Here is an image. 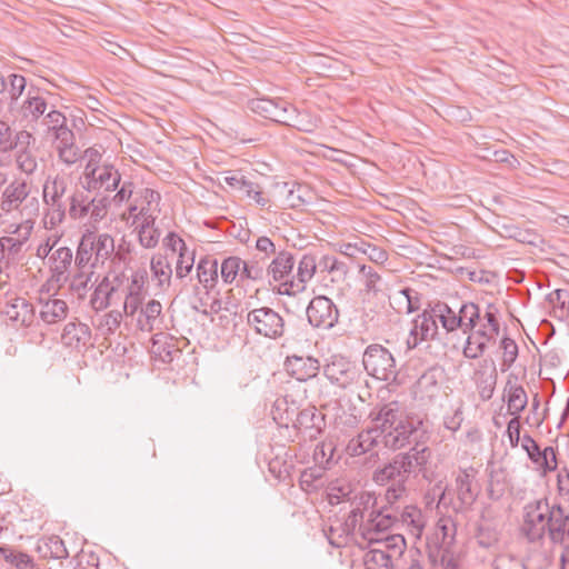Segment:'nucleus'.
Returning <instances> with one entry per match:
<instances>
[{
  "label": "nucleus",
  "mask_w": 569,
  "mask_h": 569,
  "mask_svg": "<svg viewBox=\"0 0 569 569\" xmlns=\"http://www.w3.org/2000/svg\"><path fill=\"white\" fill-rule=\"evenodd\" d=\"M376 431L385 447L397 450L415 442H426L429 438L428 421L416 413H407L400 402L390 401L377 413L371 412Z\"/></svg>",
  "instance_id": "obj_1"
},
{
  "label": "nucleus",
  "mask_w": 569,
  "mask_h": 569,
  "mask_svg": "<svg viewBox=\"0 0 569 569\" xmlns=\"http://www.w3.org/2000/svg\"><path fill=\"white\" fill-rule=\"evenodd\" d=\"M74 189L70 177L64 174L48 176L42 186V199L46 204L44 227L53 229L62 223L67 214L68 196Z\"/></svg>",
  "instance_id": "obj_2"
},
{
  "label": "nucleus",
  "mask_w": 569,
  "mask_h": 569,
  "mask_svg": "<svg viewBox=\"0 0 569 569\" xmlns=\"http://www.w3.org/2000/svg\"><path fill=\"white\" fill-rule=\"evenodd\" d=\"M114 252V240L108 233L87 230L78 244L74 263L77 269H96Z\"/></svg>",
  "instance_id": "obj_3"
},
{
  "label": "nucleus",
  "mask_w": 569,
  "mask_h": 569,
  "mask_svg": "<svg viewBox=\"0 0 569 569\" xmlns=\"http://www.w3.org/2000/svg\"><path fill=\"white\" fill-rule=\"evenodd\" d=\"M0 206L6 212L18 211L21 217H38L40 211L38 190L27 180L14 179L4 188Z\"/></svg>",
  "instance_id": "obj_4"
},
{
  "label": "nucleus",
  "mask_w": 569,
  "mask_h": 569,
  "mask_svg": "<svg viewBox=\"0 0 569 569\" xmlns=\"http://www.w3.org/2000/svg\"><path fill=\"white\" fill-rule=\"evenodd\" d=\"M367 542L369 550L363 556L366 569H395L407 548L405 537L400 533Z\"/></svg>",
  "instance_id": "obj_5"
},
{
  "label": "nucleus",
  "mask_w": 569,
  "mask_h": 569,
  "mask_svg": "<svg viewBox=\"0 0 569 569\" xmlns=\"http://www.w3.org/2000/svg\"><path fill=\"white\" fill-rule=\"evenodd\" d=\"M483 320L485 322H481L478 329L475 328L468 333L462 351L463 356L468 359L475 360L480 358L486 352L487 345L495 342L500 332L497 310L492 305L488 306Z\"/></svg>",
  "instance_id": "obj_6"
},
{
  "label": "nucleus",
  "mask_w": 569,
  "mask_h": 569,
  "mask_svg": "<svg viewBox=\"0 0 569 569\" xmlns=\"http://www.w3.org/2000/svg\"><path fill=\"white\" fill-rule=\"evenodd\" d=\"M248 327L258 336L278 340L283 337L286 322L283 317L270 307H260L247 313Z\"/></svg>",
  "instance_id": "obj_7"
},
{
  "label": "nucleus",
  "mask_w": 569,
  "mask_h": 569,
  "mask_svg": "<svg viewBox=\"0 0 569 569\" xmlns=\"http://www.w3.org/2000/svg\"><path fill=\"white\" fill-rule=\"evenodd\" d=\"M550 506L546 499L532 501L525 507L521 531L530 542L540 541L549 525Z\"/></svg>",
  "instance_id": "obj_8"
},
{
  "label": "nucleus",
  "mask_w": 569,
  "mask_h": 569,
  "mask_svg": "<svg viewBox=\"0 0 569 569\" xmlns=\"http://www.w3.org/2000/svg\"><path fill=\"white\" fill-rule=\"evenodd\" d=\"M399 516L397 507H387L377 505L370 513L366 523L360 526V535L366 541L380 540L379 533H382L398 525Z\"/></svg>",
  "instance_id": "obj_9"
},
{
  "label": "nucleus",
  "mask_w": 569,
  "mask_h": 569,
  "mask_svg": "<svg viewBox=\"0 0 569 569\" xmlns=\"http://www.w3.org/2000/svg\"><path fill=\"white\" fill-rule=\"evenodd\" d=\"M362 365L368 375L379 380H390L396 377V361L388 349L380 345L367 347Z\"/></svg>",
  "instance_id": "obj_10"
},
{
  "label": "nucleus",
  "mask_w": 569,
  "mask_h": 569,
  "mask_svg": "<svg viewBox=\"0 0 569 569\" xmlns=\"http://www.w3.org/2000/svg\"><path fill=\"white\" fill-rule=\"evenodd\" d=\"M84 178L88 190L103 191L110 193L116 191L121 182V173L111 163L87 164L84 168Z\"/></svg>",
  "instance_id": "obj_11"
},
{
  "label": "nucleus",
  "mask_w": 569,
  "mask_h": 569,
  "mask_svg": "<svg viewBox=\"0 0 569 569\" xmlns=\"http://www.w3.org/2000/svg\"><path fill=\"white\" fill-rule=\"evenodd\" d=\"M323 373L331 383L342 389L359 383L362 379V373L357 365L341 356L331 357L323 367Z\"/></svg>",
  "instance_id": "obj_12"
},
{
  "label": "nucleus",
  "mask_w": 569,
  "mask_h": 569,
  "mask_svg": "<svg viewBox=\"0 0 569 569\" xmlns=\"http://www.w3.org/2000/svg\"><path fill=\"white\" fill-rule=\"evenodd\" d=\"M309 323L318 329H331L339 319V310L331 299L325 296L315 297L308 305Z\"/></svg>",
  "instance_id": "obj_13"
},
{
  "label": "nucleus",
  "mask_w": 569,
  "mask_h": 569,
  "mask_svg": "<svg viewBox=\"0 0 569 569\" xmlns=\"http://www.w3.org/2000/svg\"><path fill=\"white\" fill-rule=\"evenodd\" d=\"M295 416V410H286V418L282 416L279 417L280 420H286V425L292 422L293 427L303 431L306 436L310 439H316L325 427V417L318 411L315 407H308L300 410Z\"/></svg>",
  "instance_id": "obj_14"
},
{
  "label": "nucleus",
  "mask_w": 569,
  "mask_h": 569,
  "mask_svg": "<svg viewBox=\"0 0 569 569\" xmlns=\"http://www.w3.org/2000/svg\"><path fill=\"white\" fill-rule=\"evenodd\" d=\"M317 267L315 256L310 253L303 254L298 263L297 273L291 277L290 281L283 283V289H278V292L280 295L292 296L303 291L307 282L313 278Z\"/></svg>",
  "instance_id": "obj_15"
},
{
  "label": "nucleus",
  "mask_w": 569,
  "mask_h": 569,
  "mask_svg": "<svg viewBox=\"0 0 569 569\" xmlns=\"http://www.w3.org/2000/svg\"><path fill=\"white\" fill-rule=\"evenodd\" d=\"M438 333L437 321L431 317L429 310L418 315L407 339L408 349L417 348L422 341H429L436 338Z\"/></svg>",
  "instance_id": "obj_16"
},
{
  "label": "nucleus",
  "mask_w": 569,
  "mask_h": 569,
  "mask_svg": "<svg viewBox=\"0 0 569 569\" xmlns=\"http://www.w3.org/2000/svg\"><path fill=\"white\" fill-rule=\"evenodd\" d=\"M295 263V257L291 252L287 250L279 251L266 269L268 283L278 282L280 284L279 289H283V283L290 281L293 276Z\"/></svg>",
  "instance_id": "obj_17"
},
{
  "label": "nucleus",
  "mask_w": 569,
  "mask_h": 569,
  "mask_svg": "<svg viewBox=\"0 0 569 569\" xmlns=\"http://www.w3.org/2000/svg\"><path fill=\"white\" fill-rule=\"evenodd\" d=\"M1 313L17 328L30 327L36 318L34 307L22 297H16L8 301Z\"/></svg>",
  "instance_id": "obj_18"
},
{
  "label": "nucleus",
  "mask_w": 569,
  "mask_h": 569,
  "mask_svg": "<svg viewBox=\"0 0 569 569\" xmlns=\"http://www.w3.org/2000/svg\"><path fill=\"white\" fill-rule=\"evenodd\" d=\"M425 443L415 442V446L409 451L396 455L406 480L410 473L423 469L428 463L431 451Z\"/></svg>",
  "instance_id": "obj_19"
},
{
  "label": "nucleus",
  "mask_w": 569,
  "mask_h": 569,
  "mask_svg": "<svg viewBox=\"0 0 569 569\" xmlns=\"http://www.w3.org/2000/svg\"><path fill=\"white\" fill-rule=\"evenodd\" d=\"M284 369L298 381H307L318 375L320 362L311 356L292 355L286 358Z\"/></svg>",
  "instance_id": "obj_20"
},
{
  "label": "nucleus",
  "mask_w": 569,
  "mask_h": 569,
  "mask_svg": "<svg viewBox=\"0 0 569 569\" xmlns=\"http://www.w3.org/2000/svg\"><path fill=\"white\" fill-rule=\"evenodd\" d=\"M26 87L27 80L22 74L4 76L0 72V111L17 103Z\"/></svg>",
  "instance_id": "obj_21"
},
{
  "label": "nucleus",
  "mask_w": 569,
  "mask_h": 569,
  "mask_svg": "<svg viewBox=\"0 0 569 569\" xmlns=\"http://www.w3.org/2000/svg\"><path fill=\"white\" fill-rule=\"evenodd\" d=\"M49 292L50 289L47 288L46 284L42 286L39 297V316L43 322L53 325L66 319L68 315V306L67 302L62 299L51 297L44 298L43 293L49 295Z\"/></svg>",
  "instance_id": "obj_22"
},
{
  "label": "nucleus",
  "mask_w": 569,
  "mask_h": 569,
  "mask_svg": "<svg viewBox=\"0 0 569 569\" xmlns=\"http://www.w3.org/2000/svg\"><path fill=\"white\" fill-rule=\"evenodd\" d=\"M547 532L552 542L569 546V515L560 505L550 507Z\"/></svg>",
  "instance_id": "obj_23"
},
{
  "label": "nucleus",
  "mask_w": 569,
  "mask_h": 569,
  "mask_svg": "<svg viewBox=\"0 0 569 569\" xmlns=\"http://www.w3.org/2000/svg\"><path fill=\"white\" fill-rule=\"evenodd\" d=\"M500 530L499 521L490 509L481 513L477 526L476 538L479 546L490 548L499 541Z\"/></svg>",
  "instance_id": "obj_24"
},
{
  "label": "nucleus",
  "mask_w": 569,
  "mask_h": 569,
  "mask_svg": "<svg viewBox=\"0 0 569 569\" xmlns=\"http://www.w3.org/2000/svg\"><path fill=\"white\" fill-rule=\"evenodd\" d=\"M133 200L138 206L141 222H154L160 212V193L153 189L143 188L136 193Z\"/></svg>",
  "instance_id": "obj_25"
},
{
  "label": "nucleus",
  "mask_w": 569,
  "mask_h": 569,
  "mask_svg": "<svg viewBox=\"0 0 569 569\" xmlns=\"http://www.w3.org/2000/svg\"><path fill=\"white\" fill-rule=\"evenodd\" d=\"M471 471L462 470L455 480V491L459 502V508H469L478 497V490L473 486L475 476Z\"/></svg>",
  "instance_id": "obj_26"
},
{
  "label": "nucleus",
  "mask_w": 569,
  "mask_h": 569,
  "mask_svg": "<svg viewBox=\"0 0 569 569\" xmlns=\"http://www.w3.org/2000/svg\"><path fill=\"white\" fill-rule=\"evenodd\" d=\"M151 281L161 292L169 289L172 278V268L167 257L154 254L150 260Z\"/></svg>",
  "instance_id": "obj_27"
},
{
  "label": "nucleus",
  "mask_w": 569,
  "mask_h": 569,
  "mask_svg": "<svg viewBox=\"0 0 569 569\" xmlns=\"http://www.w3.org/2000/svg\"><path fill=\"white\" fill-rule=\"evenodd\" d=\"M503 392L507 398L508 412L511 416L520 417V412L528 405V397L523 387L518 385L516 380L508 379Z\"/></svg>",
  "instance_id": "obj_28"
},
{
  "label": "nucleus",
  "mask_w": 569,
  "mask_h": 569,
  "mask_svg": "<svg viewBox=\"0 0 569 569\" xmlns=\"http://www.w3.org/2000/svg\"><path fill=\"white\" fill-rule=\"evenodd\" d=\"M73 260L72 250L68 247H60L49 257V267L52 272L51 280L60 282L66 279V272L70 268Z\"/></svg>",
  "instance_id": "obj_29"
},
{
  "label": "nucleus",
  "mask_w": 569,
  "mask_h": 569,
  "mask_svg": "<svg viewBox=\"0 0 569 569\" xmlns=\"http://www.w3.org/2000/svg\"><path fill=\"white\" fill-rule=\"evenodd\" d=\"M121 295L116 293V290L109 283V277H103L102 280L94 288L90 305L96 311L106 310L114 300H120Z\"/></svg>",
  "instance_id": "obj_30"
},
{
  "label": "nucleus",
  "mask_w": 569,
  "mask_h": 569,
  "mask_svg": "<svg viewBox=\"0 0 569 569\" xmlns=\"http://www.w3.org/2000/svg\"><path fill=\"white\" fill-rule=\"evenodd\" d=\"M48 109L47 100L38 92L29 90L20 107V113L28 122H37Z\"/></svg>",
  "instance_id": "obj_31"
},
{
  "label": "nucleus",
  "mask_w": 569,
  "mask_h": 569,
  "mask_svg": "<svg viewBox=\"0 0 569 569\" xmlns=\"http://www.w3.org/2000/svg\"><path fill=\"white\" fill-rule=\"evenodd\" d=\"M359 280L361 282V293L363 299H371L381 292L382 278L371 266H359Z\"/></svg>",
  "instance_id": "obj_32"
},
{
  "label": "nucleus",
  "mask_w": 569,
  "mask_h": 569,
  "mask_svg": "<svg viewBox=\"0 0 569 569\" xmlns=\"http://www.w3.org/2000/svg\"><path fill=\"white\" fill-rule=\"evenodd\" d=\"M162 306L158 300H150L140 309L137 325L141 331L151 332L159 328Z\"/></svg>",
  "instance_id": "obj_33"
},
{
  "label": "nucleus",
  "mask_w": 569,
  "mask_h": 569,
  "mask_svg": "<svg viewBox=\"0 0 569 569\" xmlns=\"http://www.w3.org/2000/svg\"><path fill=\"white\" fill-rule=\"evenodd\" d=\"M429 312L436 321L439 320L447 332H453L459 329L458 311L448 303L438 301L431 307Z\"/></svg>",
  "instance_id": "obj_34"
},
{
  "label": "nucleus",
  "mask_w": 569,
  "mask_h": 569,
  "mask_svg": "<svg viewBox=\"0 0 569 569\" xmlns=\"http://www.w3.org/2000/svg\"><path fill=\"white\" fill-rule=\"evenodd\" d=\"M37 551L44 559L61 560L69 557L63 540L56 535L41 539L38 542Z\"/></svg>",
  "instance_id": "obj_35"
},
{
  "label": "nucleus",
  "mask_w": 569,
  "mask_h": 569,
  "mask_svg": "<svg viewBox=\"0 0 569 569\" xmlns=\"http://www.w3.org/2000/svg\"><path fill=\"white\" fill-rule=\"evenodd\" d=\"M458 319L460 320L459 329H461L463 333L471 332L478 325L485 322L478 305L473 302H463L459 306Z\"/></svg>",
  "instance_id": "obj_36"
},
{
  "label": "nucleus",
  "mask_w": 569,
  "mask_h": 569,
  "mask_svg": "<svg viewBox=\"0 0 569 569\" xmlns=\"http://www.w3.org/2000/svg\"><path fill=\"white\" fill-rule=\"evenodd\" d=\"M67 212L73 220H82L89 216L90 197L83 191L74 187L68 196Z\"/></svg>",
  "instance_id": "obj_37"
},
{
  "label": "nucleus",
  "mask_w": 569,
  "mask_h": 569,
  "mask_svg": "<svg viewBox=\"0 0 569 569\" xmlns=\"http://www.w3.org/2000/svg\"><path fill=\"white\" fill-rule=\"evenodd\" d=\"M373 480L378 485H381V486H385L389 482H391V485H403L405 486V483L407 481L405 476L402 475L400 463L396 456L385 467L375 471Z\"/></svg>",
  "instance_id": "obj_38"
},
{
  "label": "nucleus",
  "mask_w": 569,
  "mask_h": 569,
  "mask_svg": "<svg viewBox=\"0 0 569 569\" xmlns=\"http://www.w3.org/2000/svg\"><path fill=\"white\" fill-rule=\"evenodd\" d=\"M378 438L376 426L372 429L363 430L348 442L347 452L353 457L361 456L371 450Z\"/></svg>",
  "instance_id": "obj_39"
},
{
  "label": "nucleus",
  "mask_w": 569,
  "mask_h": 569,
  "mask_svg": "<svg viewBox=\"0 0 569 569\" xmlns=\"http://www.w3.org/2000/svg\"><path fill=\"white\" fill-rule=\"evenodd\" d=\"M197 278L207 290L212 289L218 281V261L209 257L200 259L197 264Z\"/></svg>",
  "instance_id": "obj_40"
},
{
  "label": "nucleus",
  "mask_w": 569,
  "mask_h": 569,
  "mask_svg": "<svg viewBox=\"0 0 569 569\" xmlns=\"http://www.w3.org/2000/svg\"><path fill=\"white\" fill-rule=\"evenodd\" d=\"M398 523L406 526L412 536L420 537L423 523L421 511L417 507L407 506L402 510L398 509Z\"/></svg>",
  "instance_id": "obj_41"
},
{
  "label": "nucleus",
  "mask_w": 569,
  "mask_h": 569,
  "mask_svg": "<svg viewBox=\"0 0 569 569\" xmlns=\"http://www.w3.org/2000/svg\"><path fill=\"white\" fill-rule=\"evenodd\" d=\"M298 110L291 103L279 99L271 120L280 124L299 128Z\"/></svg>",
  "instance_id": "obj_42"
},
{
  "label": "nucleus",
  "mask_w": 569,
  "mask_h": 569,
  "mask_svg": "<svg viewBox=\"0 0 569 569\" xmlns=\"http://www.w3.org/2000/svg\"><path fill=\"white\" fill-rule=\"evenodd\" d=\"M93 274V269L88 271L84 269H78V271L73 274L69 284V289L73 295L78 297V299H84L88 290L91 288L90 283Z\"/></svg>",
  "instance_id": "obj_43"
},
{
  "label": "nucleus",
  "mask_w": 569,
  "mask_h": 569,
  "mask_svg": "<svg viewBox=\"0 0 569 569\" xmlns=\"http://www.w3.org/2000/svg\"><path fill=\"white\" fill-rule=\"evenodd\" d=\"M243 267V260L239 257L231 256L223 259L220 273L224 283H232L237 279L241 281V270Z\"/></svg>",
  "instance_id": "obj_44"
},
{
  "label": "nucleus",
  "mask_w": 569,
  "mask_h": 569,
  "mask_svg": "<svg viewBox=\"0 0 569 569\" xmlns=\"http://www.w3.org/2000/svg\"><path fill=\"white\" fill-rule=\"evenodd\" d=\"M378 505V498L372 492L362 491L356 495L351 500V511L357 512V516L365 518L366 512H369Z\"/></svg>",
  "instance_id": "obj_45"
},
{
  "label": "nucleus",
  "mask_w": 569,
  "mask_h": 569,
  "mask_svg": "<svg viewBox=\"0 0 569 569\" xmlns=\"http://www.w3.org/2000/svg\"><path fill=\"white\" fill-rule=\"evenodd\" d=\"M42 123L47 127V132L51 138L58 136V132L60 133L62 130L67 131L70 129L66 116L54 109L43 117Z\"/></svg>",
  "instance_id": "obj_46"
},
{
  "label": "nucleus",
  "mask_w": 569,
  "mask_h": 569,
  "mask_svg": "<svg viewBox=\"0 0 569 569\" xmlns=\"http://www.w3.org/2000/svg\"><path fill=\"white\" fill-rule=\"evenodd\" d=\"M89 218L93 222H99L106 218L109 207L112 204L110 194L97 196L90 198L89 201Z\"/></svg>",
  "instance_id": "obj_47"
},
{
  "label": "nucleus",
  "mask_w": 569,
  "mask_h": 569,
  "mask_svg": "<svg viewBox=\"0 0 569 569\" xmlns=\"http://www.w3.org/2000/svg\"><path fill=\"white\" fill-rule=\"evenodd\" d=\"M0 555L17 569H34L33 559L24 552H16L10 548L0 547Z\"/></svg>",
  "instance_id": "obj_48"
},
{
  "label": "nucleus",
  "mask_w": 569,
  "mask_h": 569,
  "mask_svg": "<svg viewBox=\"0 0 569 569\" xmlns=\"http://www.w3.org/2000/svg\"><path fill=\"white\" fill-rule=\"evenodd\" d=\"M536 460V469L540 472L541 476H547L548 473L557 470V452L556 449L551 446L545 447L542 449L541 456Z\"/></svg>",
  "instance_id": "obj_49"
},
{
  "label": "nucleus",
  "mask_w": 569,
  "mask_h": 569,
  "mask_svg": "<svg viewBox=\"0 0 569 569\" xmlns=\"http://www.w3.org/2000/svg\"><path fill=\"white\" fill-rule=\"evenodd\" d=\"M16 163L19 170L30 176L38 169L37 154L34 149L17 150Z\"/></svg>",
  "instance_id": "obj_50"
},
{
  "label": "nucleus",
  "mask_w": 569,
  "mask_h": 569,
  "mask_svg": "<svg viewBox=\"0 0 569 569\" xmlns=\"http://www.w3.org/2000/svg\"><path fill=\"white\" fill-rule=\"evenodd\" d=\"M139 229V242L143 248H154L160 238V232L154 228V222H141L138 226Z\"/></svg>",
  "instance_id": "obj_51"
},
{
  "label": "nucleus",
  "mask_w": 569,
  "mask_h": 569,
  "mask_svg": "<svg viewBox=\"0 0 569 569\" xmlns=\"http://www.w3.org/2000/svg\"><path fill=\"white\" fill-rule=\"evenodd\" d=\"M429 557L433 563L437 561V557L440 558V563L442 569H459L460 568V558L457 556L450 548L442 547L437 551V556L432 552L429 553Z\"/></svg>",
  "instance_id": "obj_52"
},
{
  "label": "nucleus",
  "mask_w": 569,
  "mask_h": 569,
  "mask_svg": "<svg viewBox=\"0 0 569 569\" xmlns=\"http://www.w3.org/2000/svg\"><path fill=\"white\" fill-rule=\"evenodd\" d=\"M278 101L279 99L259 98L251 100L249 106L254 113L271 120Z\"/></svg>",
  "instance_id": "obj_53"
},
{
  "label": "nucleus",
  "mask_w": 569,
  "mask_h": 569,
  "mask_svg": "<svg viewBox=\"0 0 569 569\" xmlns=\"http://www.w3.org/2000/svg\"><path fill=\"white\" fill-rule=\"evenodd\" d=\"M148 280V272L146 268H139L131 273L130 283L127 287V291L124 293H130L131 296H143V288Z\"/></svg>",
  "instance_id": "obj_54"
},
{
  "label": "nucleus",
  "mask_w": 569,
  "mask_h": 569,
  "mask_svg": "<svg viewBox=\"0 0 569 569\" xmlns=\"http://www.w3.org/2000/svg\"><path fill=\"white\" fill-rule=\"evenodd\" d=\"M178 254L179 256L176 263V277L182 279L191 272L194 263V256L193 251H190L189 249L181 251Z\"/></svg>",
  "instance_id": "obj_55"
},
{
  "label": "nucleus",
  "mask_w": 569,
  "mask_h": 569,
  "mask_svg": "<svg viewBox=\"0 0 569 569\" xmlns=\"http://www.w3.org/2000/svg\"><path fill=\"white\" fill-rule=\"evenodd\" d=\"M500 348L503 350L502 366L509 369L518 357V346L513 339L503 337L500 341Z\"/></svg>",
  "instance_id": "obj_56"
},
{
  "label": "nucleus",
  "mask_w": 569,
  "mask_h": 569,
  "mask_svg": "<svg viewBox=\"0 0 569 569\" xmlns=\"http://www.w3.org/2000/svg\"><path fill=\"white\" fill-rule=\"evenodd\" d=\"M134 183L131 180L121 181L116 193L111 197V203L116 207H120L128 202L133 196Z\"/></svg>",
  "instance_id": "obj_57"
},
{
  "label": "nucleus",
  "mask_w": 569,
  "mask_h": 569,
  "mask_svg": "<svg viewBox=\"0 0 569 569\" xmlns=\"http://www.w3.org/2000/svg\"><path fill=\"white\" fill-rule=\"evenodd\" d=\"M319 267L327 270L329 273H337L339 277H345L348 273L347 264L332 256L322 257Z\"/></svg>",
  "instance_id": "obj_58"
},
{
  "label": "nucleus",
  "mask_w": 569,
  "mask_h": 569,
  "mask_svg": "<svg viewBox=\"0 0 569 569\" xmlns=\"http://www.w3.org/2000/svg\"><path fill=\"white\" fill-rule=\"evenodd\" d=\"M266 277V269L259 264V262H247L243 261V267L241 270V281L252 280L260 281Z\"/></svg>",
  "instance_id": "obj_59"
},
{
  "label": "nucleus",
  "mask_w": 569,
  "mask_h": 569,
  "mask_svg": "<svg viewBox=\"0 0 569 569\" xmlns=\"http://www.w3.org/2000/svg\"><path fill=\"white\" fill-rule=\"evenodd\" d=\"M223 181L229 187L243 192H250V188H252V181L247 180L244 176L238 172L228 171L223 177Z\"/></svg>",
  "instance_id": "obj_60"
},
{
  "label": "nucleus",
  "mask_w": 569,
  "mask_h": 569,
  "mask_svg": "<svg viewBox=\"0 0 569 569\" xmlns=\"http://www.w3.org/2000/svg\"><path fill=\"white\" fill-rule=\"evenodd\" d=\"M51 140L56 152L77 146L76 136L71 129L58 132V136H54Z\"/></svg>",
  "instance_id": "obj_61"
},
{
  "label": "nucleus",
  "mask_w": 569,
  "mask_h": 569,
  "mask_svg": "<svg viewBox=\"0 0 569 569\" xmlns=\"http://www.w3.org/2000/svg\"><path fill=\"white\" fill-rule=\"evenodd\" d=\"M550 305L559 309L562 313L567 309L569 311V290L556 289L547 297Z\"/></svg>",
  "instance_id": "obj_62"
},
{
  "label": "nucleus",
  "mask_w": 569,
  "mask_h": 569,
  "mask_svg": "<svg viewBox=\"0 0 569 569\" xmlns=\"http://www.w3.org/2000/svg\"><path fill=\"white\" fill-rule=\"evenodd\" d=\"M22 221L12 231L17 239L24 243L31 236L37 217H21Z\"/></svg>",
  "instance_id": "obj_63"
},
{
  "label": "nucleus",
  "mask_w": 569,
  "mask_h": 569,
  "mask_svg": "<svg viewBox=\"0 0 569 569\" xmlns=\"http://www.w3.org/2000/svg\"><path fill=\"white\" fill-rule=\"evenodd\" d=\"M122 321V311L120 310H111L103 316L101 320L100 328L106 331V333H112L117 328H119Z\"/></svg>",
  "instance_id": "obj_64"
}]
</instances>
